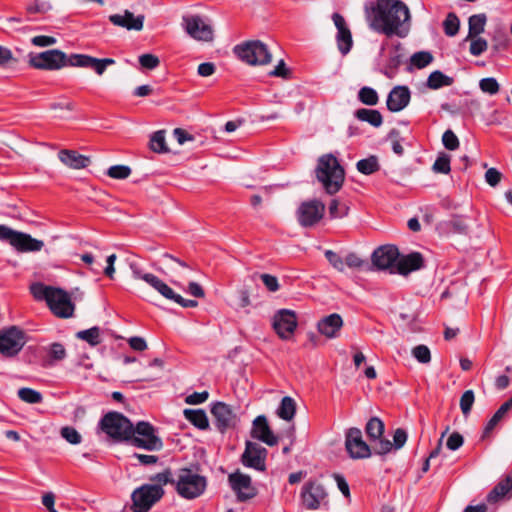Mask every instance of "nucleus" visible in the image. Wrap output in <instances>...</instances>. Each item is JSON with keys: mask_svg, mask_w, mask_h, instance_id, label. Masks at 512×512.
<instances>
[{"mask_svg": "<svg viewBox=\"0 0 512 512\" xmlns=\"http://www.w3.org/2000/svg\"><path fill=\"white\" fill-rule=\"evenodd\" d=\"M369 27L388 37L404 38L410 31V11L400 0H376L365 4Z\"/></svg>", "mask_w": 512, "mask_h": 512, "instance_id": "nucleus-1", "label": "nucleus"}, {"mask_svg": "<svg viewBox=\"0 0 512 512\" xmlns=\"http://www.w3.org/2000/svg\"><path fill=\"white\" fill-rule=\"evenodd\" d=\"M407 439V432L402 428H397L393 435V442L385 438L370 446L363 440L362 431L354 427V459H367L372 454L385 456L393 449H401L407 442Z\"/></svg>", "mask_w": 512, "mask_h": 512, "instance_id": "nucleus-2", "label": "nucleus"}, {"mask_svg": "<svg viewBox=\"0 0 512 512\" xmlns=\"http://www.w3.org/2000/svg\"><path fill=\"white\" fill-rule=\"evenodd\" d=\"M317 181L326 193H337L345 179L344 168L333 154H324L319 157L315 168Z\"/></svg>", "mask_w": 512, "mask_h": 512, "instance_id": "nucleus-3", "label": "nucleus"}, {"mask_svg": "<svg viewBox=\"0 0 512 512\" xmlns=\"http://www.w3.org/2000/svg\"><path fill=\"white\" fill-rule=\"evenodd\" d=\"M207 488V479L191 468H181L175 474V490L184 499L200 497Z\"/></svg>", "mask_w": 512, "mask_h": 512, "instance_id": "nucleus-4", "label": "nucleus"}, {"mask_svg": "<svg viewBox=\"0 0 512 512\" xmlns=\"http://www.w3.org/2000/svg\"><path fill=\"white\" fill-rule=\"evenodd\" d=\"M100 429L115 441H130L134 436V426L131 421L119 412H108L100 422Z\"/></svg>", "mask_w": 512, "mask_h": 512, "instance_id": "nucleus-5", "label": "nucleus"}, {"mask_svg": "<svg viewBox=\"0 0 512 512\" xmlns=\"http://www.w3.org/2000/svg\"><path fill=\"white\" fill-rule=\"evenodd\" d=\"M71 62L72 54L67 55L59 49H50L28 55L29 65L38 70L57 71L64 67H71Z\"/></svg>", "mask_w": 512, "mask_h": 512, "instance_id": "nucleus-6", "label": "nucleus"}, {"mask_svg": "<svg viewBox=\"0 0 512 512\" xmlns=\"http://www.w3.org/2000/svg\"><path fill=\"white\" fill-rule=\"evenodd\" d=\"M0 241L8 242L21 253L38 252L44 247L42 240L35 239L30 234L13 230L3 224H0Z\"/></svg>", "mask_w": 512, "mask_h": 512, "instance_id": "nucleus-7", "label": "nucleus"}, {"mask_svg": "<svg viewBox=\"0 0 512 512\" xmlns=\"http://www.w3.org/2000/svg\"><path fill=\"white\" fill-rule=\"evenodd\" d=\"M27 342L23 329L12 325L0 330V354L6 358L17 356Z\"/></svg>", "mask_w": 512, "mask_h": 512, "instance_id": "nucleus-8", "label": "nucleus"}, {"mask_svg": "<svg viewBox=\"0 0 512 512\" xmlns=\"http://www.w3.org/2000/svg\"><path fill=\"white\" fill-rule=\"evenodd\" d=\"M235 55L249 65H265L272 56L268 47L259 40L248 41L234 47Z\"/></svg>", "mask_w": 512, "mask_h": 512, "instance_id": "nucleus-9", "label": "nucleus"}, {"mask_svg": "<svg viewBox=\"0 0 512 512\" xmlns=\"http://www.w3.org/2000/svg\"><path fill=\"white\" fill-rule=\"evenodd\" d=\"M164 495L160 485L144 484L131 494L133 512H148Z\"/></svg>", "mask_w": 512, "mask_h": 512, "instance_id": "nucleus-10", "label": "nucleus"}, {"mask_svg": "<svg viewBox=\"0 0 512 512\" xmlns=\"http://www.w3.org/2000/svg\"><path fill=\"white\" fill-rule=\"evenodd\" d=\"M135 434L131 437L130 443L148 451H157L162 449L163 442L155 434V428L149 422L140 421L134 427Z\"/></svg>", "mask_w": 512, "mask_h": 512, "instance_id": "nucleus-11", "label": "nucleus"}, {"mask_svg": "<svg viewBox=\"0 0 512 512\" xmlns=\"http://www.w3.org/2000/svg\"><path fill=\"white\" fill-rule=\"evenodd\" d=\"M300 497L302 505L308 510H317L328 504V494L324 486L317 481L306 482Z\"/></svg>", "mask_w": 512, "mask_h": 512, "instance_id": "nucleus-12", "label": "nucleus"}, {"mask_svg": "<svg viewBox=\"0 0 512 512\" xmlns=\"http://www.w3.org/2000/svg\"><path fill=\"white\" fill-rule=\"evenodd\" d=\"M182 27L193 39L209 42L213 40V28L200 15H184Z\"/></svg>", "mask_w": 512, "mask_h": 512, "instance_id": "nucleus-13", "label": "nucleus"}, {"mask_svg": "<svg viewBox=\"0 0 512 512\" xmlns=\"http://www.w3.org/2000/svg\"><path fill=\"white\" fill-rule=\"evenodd\" d=\"M399 257V249L395 245L388 244L375 249L371 255V261L377 270H388L394 274Z\"/></svg>", "mask_w": 512, "mask_h": 512, "instance_id": "nucleus-14", "label": "nucleus"}, {"mask_svg": "<svg viewBox=\"0 0 512 512\" xmlns=\"http://www.w3.org/2000/svg\"><path fill=\"white\" fill-rule=\"evenodd\" d=\"M267 453L266 448L260 444L247 441L245 450L241 457V462L246 467L263 472L266 470Z\"/></svg>", "mask_w": 512, "mask_h": 512, "instance_id": "nucleus-15", "label": "nucleus"}, {"mask_svg": "<svg viewBox=\"0 0 512 512\" xmlns=\"http://www.w3.org/2000/svg\"><path fill=\"white\" fill-rule=\"evenodd\" d=\"M52 294V298L50 297L47 302L52 313L59 318L72 317L75 305L70 295L61 288H55Z\"/></svg>", "mask_w": 512, "mask_h": 512, "instance_id": "nucleus-16", "label": "nucleus"}, {"mask_svg": "<svg viewBox=\"0 0 512 512\" xmlns=\"http://www.w3.org/2000/svg\"><path fill=\"white\" fill-rule=\"evenodd\" d=\"M324 211V204L318 200L303 202L297 210L298 221L303 227L314 226L322 219Z\"/></svg>", "mask_w": 512, "mask_h": 512, "instance_id": "nucleus-17", "label": "nucleus"}, {"mask_svg": "<svg viewBox=\"0 0 512 512\" xmlns=\"http://www.w3.org/2000/svg\"><path fill=\"white\" fill-rule=\"evenodd\" d=\"M228 480L239 502L248 501L257 495V489L252 485L249 475L235 472L229 475Z\"/></svg>", "mask_w": 512, "mask_h": 512, "instance_id": "nucleus-18", "label": "nucleus"}, {"mask_svg": "<svg viewBox=\"0 0 512 512\" xmlns=\"http://www.w3.org/2000/svg\"><path fill=\"white\" fill-rule=\"evenodd\" d=\"M296 327L297 317L294 311L282 309L274 315L273 328L281 339H289Z\"/></svg>", "mask_w": 512, "mask_h": 512, "instance_id": "nucleus-19", "label": "nucleus"}, {"mask_svg": "<svg viewBox=\"0 0 512 512\" xmlns=\"http://www.w3.org/2000/svg\"><path fill=\"white\" fill-rule=\"evenodd\" d=\"M145 282L158 291L163 297L174 301L184 308H193L198 305L196 300L185 299L181 295L175 293L171 287L157 276H146Z\"/></svg>", "mask_w": 512, "mask_h": 512, "instance_id": "nucleus-20", "label": "nucleus"}, {"mask_svg": "<svg viewBox=\"0 0 512 512\" xmlns=\"http://www.w3.org/2000/svg\"><path fill=\"white\" fill-rule=\"evenodd\" d=\"M211 414L219 432L224 433L236 425V415L231 407L224 402H216L211 407Z\"/></svg>", "mask_w": 512, "mask_h": 512, "instance_id": "nucleus-21", "label": "nucleus"}, {"mask_svg": "<svg viewBox=\"0 0 512 512\" xmlns=\"http://www.w3.org/2000/svg\"><path fill=\"white\" fill-rule=\"evenodd\" d=\"M115 64L112 58H95L87 54H72L71 67L91 68L95 73L101 76L108 66Z\"/></svg>", "mask_w": 512, "mask_h": 512, "instance_id": "nucleus-22", "label": "nucleus"}, {"mask_svg": "<svg viewBox=\"0 0 512 512\" xmlns=\"http://www.w3.org/2000/svg\"><path fill=\"white\" fill-rule=\"evenodd\" d=\"M332 20L337 28L336 43L339 52L346 56L352 47V34L344 17L339 13H333Z\"/></svg>", "mask_w": 512, "mask_h": 512, "instance_id": "nucleus-23", "label": "nucleus"}, {"mask_svg": "<svg viewBox=\"0 0 512 512\" xmlns=\"http://www.w3.org/2000/svg\"><path fill=\"white\" fill-rule=\"evenodd\" d=\"M251 436L260 440L268 446H274L278 443V437L272 432L267 418L264 415L257 416L253 421Z\"/></svg>", "mask_w": 512, "mask_h": 512, "instance_id": "nucleus-24", "label": "nucleus"}, {"mask_svg": "<svg viewBox=\"0 0 512 512\" xmlns=\"http://www.w3.org/2000/svg\"><path fill=\"white\" fill-rule=\"evenodd\" d=\"M342 327V317L337 313L324 316L317 323L318 332L327 339L339 337Z\"/></svg>", "mask_w": 512, "mask_h": 512, "instance_id": "nucleus-25", "label": "nucleus"}, {"mask_svg": "<svg viewBox=\"0 0 512 512\" xmlns=\"http://www.w3.org/2000/svg\"><path fill=\"white\" fill-rule=\"evenodd\" d=\"M410 98L411 93L407 86H396L388 94L387 109L393 113L400 112L408 106Z\"/></svg>", "mask_w": 512, "mask_h": 512, "instance_id": "nucleus-26", "label": "nucleus"}, {"mask_svg": "<svg viewBox=\"0 0 512 512\" xmlns=\"http://www.w3.org/2000/svg\"><path fill=\"white\" fill-rule=\"evenodd\" d=\"M144 19L143 15L134 16L129 10H124L122 14H112L109 16V21L113 25L135 31L143 29Z\"/></svg>", "mask_w": 512, "mask_h": 512, "instance_id": "nucleus-27", "label": "nucleus"}, {"mask_svg": "<svg viewBox=\"0 0 512 512\" xmlns=\"http://www.w3.org/2000/svg\"><path fill=\"white\" fill-rule=\"evenodd\" d=\"M424 259L421 253L412 252L406 256L399 257L396 264V273L406 276L413 271L423 267Z\"/></svg>", "mask_w": 512, "mask_h": 512, "instance_id": "nucleus-28", "label": "nucleus"}, {"mask_svg": "<svg viewBox=\"0 0 512 512\" xmlns=\"http://www.w3.org/2000/svg\"><path fill=\"white\" fill-rule=\"evenodd\" d=\"M60 161L73 169H81L88 166L90 159L74 150L63 149L58 153Z\"/></svg>", "mask_w": 512, "mask_h": 512, "instance_id": "nucleus-29", "label": "nucleus"}, {"mask_svg": "<svg viewBox=\"0 0 512 512\" xmlns=\"http://www.w3.org/2000/svg\"><path fill=\"white\" fill-rule=\"evenodd\" d=\"M325 257L339 272H345L352 268V252L338 253L332 250H326Z\"/></svg>", "mask_w": 512, "mask_h": 512, "instance_id": "nucleus-30", "label": "nucleus"}, {"mask_svg": "<svg viewBox=\"0 0 512 512\" xmlns=\"http://www.w3.org/2000/svg\"><path fill=\"white\" fill-rule=\"evenodd\" d=\"M385 425L384 422L378 417H371L365 426V433L371 442L372 446L376 442L385 439L384 438Z\"/></svg>", "mask_w": 512, "mask_h": 512, "instance_id": "nucleus-31", "label": "nucleus"}, {"mask_svg": "<svg viewBox=\"0 0 512 512\" xmlns=\"http://www.w3.org/2000/svg\"><path fill=\"white\" fill-rule=\"evenodd\" d=\"M512 490V471L501 480L487 495L489 503H496Z\"/></svg>", "mask_w": 512, "mask_h": 512, "instance_id": "nucleus-32", "label": "nucleus"}, {"mask_svg": "<svg viewBox=\"0 0 512 512\" xmlns=\"http://www.w3.org/2000/svg\"><path fill=\"white\" fill-rule=\"evenodd\" d=\"M183 414L185 419L196 428L200 430H207L209 428V420L203 409H185Z\"/></svg>", "mask_w": 512, "mask_h": 512, "instance_id": "nucleus-33", "label": "nucleus"}, {"mask_svg": "<svg viewBox=\"0 0 512 512\" xmlns=\"http://www.w3.org/2000/svg\"><path fill=\"white\" fill-rule=\"evenodd\" d=\"M355 117L370 124L372 127L379 128L383 124L382 114L375 109L360 108L354 113Z\"/></svg>", "mask_w": 512, "mask_h": 512, "instance_id": "nucleus-34", "label": "nucleus"}, {"mask_svg": "<svg viewBox=\"0 0 512 512\" xmlns=\"http://www.w3.org/2000/svg\"><path fill=\"white\" fill-rule=\"evenodd\" d=\"M296 413V402L290 396L282 398L281 403L277 409V415L279 418L285 421H291Z\"/></svg>", "mask_w": 512, "mask_h": 512, "instance_id": "nucleus-35", "label": "nucleus"}, {"mask_svg": "<svg viewBox=\"0 0 512 512\" xmlns=\"http://www.w3.org/2000/svg\"><path fill=\"white\" fill-rule=\"evenodd\" d=\"M486 20L487 18L485 14H475L470 16L468 20L469 32L467 39L475 38L481 33H483L485 29Z\"/></svg>", "mask_w": 512, "mask_h": 512, "instance_id": "nucleus-36", "label": "nucleus"}, {"mask_svg": "<svg viewBox=\"0 0 512 512\" xmlns=\"http://www.w3.org/2000/svg\"><path fill=\"white\" fill-rule=\"evenodd\" d=\"M454 82L452 77L443 74L441 71H433L427 79V87L433 90L439 89L443 86H450Z\"/></svg>", "mask_w": 512, "mask_h": 512, "instance_id": "nucleus-37", "label": "nucleus"}, {"mask_svg": "<svg viewBox=\"0 0 512 512\" xmlns=\"http://www.w3.org/2000/svg\"><path fill=\"white\" fill-rule=\"evenodd\" d=\"M356 168L360 173L370 175L377 172L380 169V165L377 156L371 155L368 158L359 160Z\"/></svg>", "mask_w": 512, "mask_h": 512, "instance_id": "nucleus-38", "label": "nucleus"}, {"mask_svg": "<svg viewBox=\"0 0 512 512\" xmlns=\"http://www.w3.org/2000/svg\"><path fill=\"white\" fill-rule=\"evenodd\" d=\"M76 338L87 342L91 346H97L102 341L100 328L97 326H94L90 329L78 331L76 333Z\"/></svg>", "mask_w": 512, "mask_h": 512, "instance_id": "nucleus-39", "label": "nucleus"}, {"mask_svg": "<svg viewBox=\"0 0 512 512\" xmlns=\"http://www.w3.org/2000/svg\"><path fill=\"white\" fill-rule=\"evenodd\" d=\"M150 149L155 153H166L169 151L166 140L165 131L159 130L154 132L150 137Z\"/></svg>", "mask_w": 512, "mask_h": 512, "instance_id": "nucleus-40", "label": "nucleus"}, {"mask_svg": "<svg viewBox=\"0 0 512 512\" xmlns=\"http://www.w3.org/2000/svg\"><path fill=\"white\" fill-rule=\"evenodd\" d=\"M434 57L429 51H418L410 57L411 66L417 69H423L430 65Z\"/></svg>", "mask_w": 512, "mask_h": 512, "instance_id": "nucleus-41", "label": "nucleus"}, {"mask_svg": "<svg viewBox=\"0 0 512 512\" xmlns=\"http://www.w3.org/2000/svg\"><path fill=\"white\" fill-rule=\"evenodd\" d=\"M49 363L62 361L66 358L67 353L63 344L54 342L46 348Z\"/></svg>", "mask_w": 512, "mask_h": 512, "instance_id": "nucleus-42", "label": "nucleus"}, {"mask_svg": "<svg viewBox=\"0 0 512 512\" xmlns=\"http://www.w3.org/2000/svg\"><path fill=\"white\" fill-rule=\"evenodd\" d=\"M358 99L364 105L375 106L379 102V95L375 89L364 86L358 92Z\"/></svg>", "mask_w": 512, "mask_h": 512, "instance_id": "nucleus-43", "label": "nucleus"}, {"mask_svg": "<svg viewBox=\"0 0 512 512\" xmlns=\"http://www.w3.org/2000/svg\"><path fill=\"white\" fill-rule=\"evenodd\" d=\"M55 288L56 287L47 286L42 283H34L31 285L30 290L36 300H45L47 303L48 299L50 297L52 298V293Z\"/></svg>", "mask_w": 512, "mask_h": 512, "instance_id": "nucleus-44", "label": "nucleus"}, {"mask_svg": "<svg viewBox=\"0 0 512 512\" xmlns=\"http://www.w3.org/2000/svg\"><path fill=\"white\" fill-rule=\"evenodd\" d=\"M18 397L26 403L38 404L43 400L42 394L32 388L23 387L17 392Z\"/></svg>", "mask_w": 512, "mask_h": 512, "instance_id": "nucleus-45", "label": "nucleus"}, {"mask_svg": "<svg viewBox=\"0 0 512 512\" xmlns=\"http://www.w3.org/2000/svg\"><path fill=\"white\" fill-rule=\"evenodd\" d=\"M52 10V5L49 1L46 0H32L26 6V12L28 14H40L44 15Z\"/></svg>", "mask_w": 512, "mask_h": 512, "instance_id": "nucleus-46", "label": "nucleus"}, {"mask_svg": "<svg viewBox=\"0 0 512 512\" xmlns=\"http://www.w3.org/2000/svg\"><path fill=\"white\" fill-rule=\"evenodd\" d=\"M443 27L444 32L447 36H455L458 33L460 27V21L457 15L452 12L449 13L443 22Z\"/></svg>", "mask_w": 512, "mask_h": 512, "instance_id": "nucleus-47", "label": "nucleus"}, {"mask_svg": "<svg viewBox=\"0 0 512 512\" xmlns=\"http://www.w3.org/2000/svg\"><path fill=\"white\" fill-rule=\"evenodd\" d=\"M450 161V155L440 153L432 166V170L435 173L448 174L451 171Z\"/></svg>", "mask_w": 512, "mask_h": 512, "instance_id": "nucleus-48", "label": "nucleus"}, {"mask_svg": "<svg viewBox=\"0 0 512 512\" xmlns=\"http://www.w3.org/2000/svg\"><path fill=\"white\" fill-rule=\"evenodd\" d=\"M475 402V394L473 390H466L460 398V409L464 416H468Z\"/></svg>", "mask_w": 512, "mask_h": 512, "instance_id": "nucleus-49", "label": "nucleus"}, {"mask_svg": "<svg viewBox=\"0 0 512 512\" xmlns=\"http://www.w3.org/2000/svg\"><path fill=\"white\" fill-rule=\"evenodd\" d=\"M479 87L482 92L487 93L489 95H495L500 90V85L498 81L493 77L481 79L479 82Z\"/></svg>", "mask_w": 512, "mask_h": 512, "instance_id": "nucleus-50", "label": "nucleus"}, {"mask_svg": "<svg viewBox=\"0 0 512 512\" xmlns=\"http://www.w3.org/2000/svg\"><path fill=\"white\" fill-rule=\"evenodd\" d=\"M450 227L455 233L467 234L469 231V224L467 223L464 216L453 215L449 221Z\"/></svg>", "mask_w": 512, "mask_h": 512, "instance_id": "nucleus-51", "label": "nucleus"}, {"mask_svg": "<svg viewBox=\"0 0 512 512\" xmlns=\"http://www.w3.org/2000/svg\"><path fill=\"white\" fill-rule=\"evenodd\" d=\"M107 175L113 179L122 180L128 178L131 175V169L126 165H114L108 169Z\"/></svg>", "mask_w": 512, "mask_h": 512, "instance_id": "nucleus-52", "label": "nucleus"}, {"mask_svg": "<svg viewBox=\"0 0 512 512\" xmlns=\"http://www.w3.org/2000/svg\"><path fill=\"white\" fill-rule=\"evenodd\" d=\"M507 414L506 411H503L501 407L494 413V415L491 417V419L487 422L482 438L487 437L493 429L498 425V423L505 417Z\"/></svg>", "mask_w": 512, "mask_h": 512, "instance_id": "nucleus-53", "label": "nucleus"}, {"mask_svg": "<svg viewBox=\"0 0 512 512\" xmlns=\"http://www.w3.org/2000/svg\"><path fill=\"white\" fill-rule=\"evenodd\" d=\"M412 355L415 359L423 364L429 363L431 361V352L430 349L423 344L417 345L412 349Z\"/></svg>", "mask_w": 512, "mask_h": 512, "instance_id": "nucleus-54", "label": "nucleus"}, {"mask_svg": "<svg viewBox=\"0 0 512 512\" xmlns=\"http://www.w3.org/2000/svg\"><path fill=\"white\" fill-rule=\"evenodd\" d=\"M442 143L444 147L450 151H454L459 147V139L456 134L448 129L442 135Z\"/></svg>", "mask_w": 512, "mask_h": 512, "instance_id": "nucleus-55", "label": "nucleus"}, {"mask_svg": "<svg viewBox=\"0 0 512 512\" xmlns=\"http://www.w3.org/2000/svg\"><path fill=\"white\" fill-rule=\"evenodd\" d=\"M152 481L155 482L154 485H160V487L168 483L173 484L175 486V477L170 469H166L161 473H157L152 478Z\"/></svg>", "mask_w": 512, "mask_h": 512, "instance_id": "nucleus-56", "label": "nucleus"}, {"mask_svg": "<svg viewBox=\"0 0 512 512\" xmlns=\"http://www.w3.org/2000/svg\"><path fill=\"white\" fill-rule=\"evenodd\" d=\"M502 177V173L494 167L488 168L484 175L486 183L491 187H496L501 182Z\"/></svg>", "mask_w": 512, "mask_h": 512, "instance_id": "nucleus-57", "label": "nucleus"}, {"mask_svg": "<svg viewBox=\"0 0 512 512\" xmlns=\"http://www.w3.org/2000/svg\"><path fill=\"white\" fill-rule=\"evenodd\" d=\"M61 436L71 444H79L82 439L78 431L75 428L69 426L63 427L61 429Z\"/></svg>", "mask_w": 512, "mask_h": 512, "instance_id": "nucleus-58", "label": "nucleus"}, {"mask_svg": "<svg viewBox=\"0 0 512 512\" xmlns=\"http://www.w3.org/2000/svg\"><path fill=\"white\" fill-rule=\"evenodd\" d=\"M488 43L484 38L475 37L470 44V53L479 56L487 50Z\"/></svg>", "mask_w": 512, "mask_h": 512, "instance_id": "nucleus-59", "label": "nucleus"}, {"mask_svg": "<svg viewBox=\"0 0 512 512\" xmlns=\"http://www.w3.org/2000/svg\"><path fill=\"white\" fill-rule=\"evenodd\" d=\"M464 444V437L459 432H453L449 435L446 446L451 451H456Z\"/></svg>", "mask_w": 512, "mask_h": 512, "instance_id": "nucleus-60", "label": "nucleus"}, {"mask_svg": "<svg viewBox=\"0 0 512 512\" xmlns=\"http://www.w3.org/2000/svg\"><path fill=\"white\" fill-rule=\"evenodd\" d=\"M139 63L143 68L152 70L158 67L159 58L153 54H143L139 57Z\"/></svg>", "mask_w": 512, "mask_h": 512, "instance_id": "nucleus-61", "label": "nucleus"}, {"mask_svg": "<svg viewBox=\"0 0 512 512\" xmlns=\"http://www.w3.org/2000/svg\"><path fill=\"white\" fill-rule=\"evenodd\" d=\"M57 40L53 36L38 35L31 39V43L37 47H48L56 44Z\"/></svg>", "mask_w": 512, "mask_h": 512, "instance_id": "nucleus-62", "label": "nucleus"}, {"mask_svg": "<svg viewBox=\"0 0 512 512\" xmlns=\"http://www.w3.org/2000/svg\"><path fill=\"white\" fill-rule=\"evenodd\" d=\"M269 75L288 79L290 78L291 71L286 67L284 60H280L277 66L269 72Z\"/></svg>", "mask_w": 512, "mask_h": 512, "instance_id": "nucleus-63", "label": "nucleus"}, {"mask_svg": "<svg viewBox=\"0 0 512 512\" xmlns=\"http://www.w3.org/2000/svg\"><path fill=\"white\" fill-rule=\"evenodd\" d=\"M208 397L209 393L207 391L194 392L186 397L185 402L190 405H198L204 403Z\"/></svg>", "mask_w": 512, "mask_h": 512, "instance_id": "nucleus-64", "label": "nucleus"}]
</instances>
